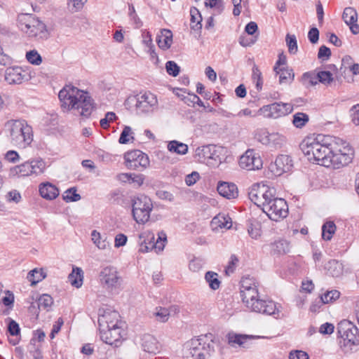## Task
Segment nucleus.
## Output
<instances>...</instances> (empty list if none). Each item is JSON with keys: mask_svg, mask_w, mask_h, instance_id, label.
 I'll return each instance as SVG.
<instances>
[{"mask_svg": "<svg viewBox=\"0 0 359 359\" xmlns=\"http://www.w3.org/2000/svg\"><path fill=\"white\" fill-rule=\"evenodd\" d=\"M353 157V150L348 144L343 147V149H339L335 151L332 148L330 156V162L325 167L339 169L349 164Z\"/></svg>", "mask_w": 359, "mask_h": 359, "instance_id": "obj_11", "label": "nucleus"}, {"mask_svg": "<svg viewBox=\"0 0 359 359\" xmlns=\"http://www.w3.org/2000/svg\"><path fill=\"white\" fill-rule=\"evenodd\" d=\"M126 165L132 170H142L149 165L148 156L140 150H133L125 154Z\"/></svg>", "mask_w": 359, "mask_h": 359, "instance_id": "obj_14", "label": "nucleus"}, {"mask_svg": "<svg viewBox=\"0 0 359 359\" xmlns=\"http://www.w3.org/2000/svg\"><path fill=\"white\" fill-rule=\"evenodd\" d=\"M340 348L344 353L352 352L358 343V329L350 321L344 320L337 325Z\"/></svg>", "mask_w": 359, "mask_h": 359, "instance_id": "obj_7", "label": "nucleus"}, {"mask_svg": "<svg viewBox=\"0 0 359 359\" xmlns=\"http://www.w3.org/2000/svg\"><path fill=\"white\" fill-rule=\"evenodd\" d=\"M61 107L67 110L76 109L83 116H89L94 108L93 101L87 92L71 86H65L58 94Z\"/></svg>", "mask_w": 359, "mask_h": 359, "instance_id": "obj_2", "label": "nucleus"}, {"mask_svg": "<svg viewBox=\"0 0 359 359\" xmlns=\"http://www.w3.org/2000/svg\"><path fill=\"white\" fill-rule=\"evenodd\" d=\"M351 117L353 123L359 126V104H356L352 107Z\"/></svg>", "mask_w": 359, "mask_h": 359, "instance_id": "obj_64", "label": "nucleus"}, {"mask_svg": "<svg viewBox=\"0 0 359 359\" xmlns=\"http://www.w3.org/2000/svg\"><path fill=\"white\" fill-rule=\"evenodd\" d=\"M218 193L228 199L235 198L238 196V189L236 184L228 182H221L217 186Z\"/></svg>", "mask_w": 359, "mask_h": 359, "instance_id": "obj_26", "label": "nucleus"}, {"mask_svg": "<svg viewBox=\"0 0 359 359\" xmlns=\"http://www.w3.org/2000/svg\"><path fill=\"white\" fill-rule=\"evenodd\" d=\"M152 209V201L147 196L140 195L133 200V218L139 224H144L149 221Z\"/></svg>", "mask_w": 359, "mask_h": 359, "instance_id": "obj_9", "label": "nucleus"}, {"mask_svg": "<svg viewBox=\"0 0 359 359\" xmlns=\"http://www.w3.org/2000/svg\"><path fill=\"white\" fill-rule=\"evenodd\" d=\"M168 149L170 152L176 153L177 154L184 155L188 151V146L186 144L180 142L176 140L170 141L168 144Z\"/></svg>", "mask_w": 359, "mask_h": 359, "instance_id": "obj_34", "label": "nucleus"}, {"mask_svg": "<svg viewBox=\"0 0 359 359\" xmlns=\"http://www.w3.org/2000/svg\"><path fill=\"white\" fill-rule=\"evenodd\" d=\"M165 67L168 74L173 76H176L180 72V67L174 61L167 62Z\"/></svg>", "mask_w": 359, "mask_h": 359, "instance_id": "obj_56", "label": "nucleus"}, {"mask_svg": "<svg viewBox=\"0 0 359 359\" xmlns=\"http://www.w3.org/2000/svg\"><path fill=\"white\" fill-rule=\"evenodd\" d=\"M133 134L132 128L130 126H125L121 133L118 142L120 144H127L130 140H133L134 137L133 136Z\"/></svg>", "mask_w": 359, "mask_h": 359, "instance_id": "obj_47", "label": "nucleus"}, {"mask_svg": "<svg viewBox=\"0 0 359 359\" xmlns=\"http://www.w3.org/2000/svg\"><path fill=\"white\" fill-rule=\"evenodd\" d=\"M262 211L265 212L269 219L273 221H278L287 217L288 206L286 201L281 198L274 195L269 203L266 204Z\"/></svg>", "mask_w": 359, "mask_h": 359, "instance_id": "obj_10", "label": "nucleus"}, {"mask_svg": "<svg viewBox=\"0 0 359 359\" xmlns=\"http://www.w3.org/2000/svg\"><path fill=\"white\" fill-rule=\"evenodd\" d=\"M226 153V150L224 147L209 144L197 147L194 158L208 166L216 167L225 158Z\"/></svg>", "mask_w": 359, "mask_h": 359, "instance_id": "obj_6", "label": "nucleus"}, {"mask_svg": "<svg viewBox=\"0 0 359 359\" xmlns=\"http://www.w3.org/2000/svg\"><path fill=\"white\" fill-rule=\"evenodd\" d=\"M8 330L12 336H17L20 332L19 325L12 319H11L8 323Z\"/></svg>", "mask_w": 359, "mask_h": 359, "instance_id": "obj_57", "label": "nucleus"}, {"mask_svg": "<svg viewBox=\"0 0 359 359\" xmlns=\"http://www.w3.org/2000/svg\"><path fill=\"white\" fill-rule=\"evenodd\" d=\"M140 248L139 251L145 253L154 250L152 240H154V235L150 232H144L140 236Z\"/></svg>", "mask_w": 359, "mask_h": 359, "instance_id": "obj_28", "label": "nucleus"}, {"mask_svg": "<svg viewBox=\"0 0 359 359\" xmlns=\"http://www.w3.org/2000/svg\"><path fill=\"white\" fill-rule=\"evenodd\" d=\"M26 59L34 65H39L42 62V58L36 50H32L26 53Z\"/></svg>", "mask_w": 359, "mask_h": 359, "instance_id": "obj_51", "label": "nucleus"}, {"mask_svg": "<svg viewBox=\"0 0 359 359\" xmlns=\"http://www.w3.org/2000/svg\"><path fill=\"white\" fill-rule=\"evenodd\" d=\"M152 242H153L154 250L156 253L161 252L164 249L165 243L166 242L165 233L163 232L158 233V238L156 240V241L154 242V240H152Z\"/></svg>", "mask_w": 359, "mask_h": 359, "instance_id": "obj_49", "label": "nucleus"}, {"mask_svg": "<svg viewBox=\"0 0 359 359\" xmlns=\"http://www.w3.org/2000/svg\"><path fill=\"white\" fill-rule=\"evenodd\" d=\"M262 160L258 153L253 149H248L239 160L241 168L248 170H259L262 168Z\"/></svg>", "mask_w": 359, "mask_h": 359, "instance_id": "obj_17", "label": "nucleus"}, {"mask_svg": "<svg viewBox=\"0 0 359 359\" xmlns=\"http://www.w3.org/2000/svg\"><path fill=\"white\" fill-rule=\"evenodd\" d=\"M292 168L293 161L291 157L283 154L278 156L269 166V170L275 176H280L285 172H290Z\"/></svg>", "mask_w": 359, "mask_h": 359, "instance_id": "obj_16", "label": "nucleus"}, {"mask_svg": "<svg viewBox=\"0 0 359 359\" xmlns=\"http://www.w3.org/2000/svg\"><path fill=\"white\" fill-rule=\"evenodd\" d=\"M88 0H68V8L72 12L81 10Z\"/></svg>", "mask_w": 359, "mask_h": 359, "instance_id": "obj_54", "label": "nucleus"}, {"mask_svg": "<svg viewBox=\"0 0 359 359\" xmlns=\"http://www.w3.org/2000/svg\"><path fill=\"white\" fill-rule=\"evenodd\" d=\"M53 304L52 297L48 294H43L38 299V306L39 309L48 311Z\"/></svg>", "mask_w": 359, "mask_h": 359, "instance_id": "obj_43", "label": "nucleus"}, {"mask_svg": "<svg viewBox=\"0 0 359 359\" xmlns=\"http://www.w3.org/2000/svg\"><path fill=\"white\" fill-rule=\"evenodd\" d=\"M274 71L279 75V82L280 83H287L294 79V74L291 69L282 67Z\"/></svg>", "mask_w": 359, "mask_h": 359, "instance_id": "obj_36", "label": "nucleus"}, {"mask_svg": "<svg viewBox=\"0 0 359 359\" xmlns=\"http://www.w3.org/2000/svg\"><path fill=\"white\" fill-rule=\"evenodd\" d=\"M30 79L29 72L21 67H9L5 70L4 79L9 85H19Z\"/></svg>", "mask_w": 359, "mask_h": 359, "instance_id": "obj_15", "label": "nucleus"}, {"mask_svg": "<svg viewBox=\"0 0 359 359\" xmlns=\"http://www.w3.org/2000/svg\"><path fill=\"white\" fill-rule=\"evenodd\" d=\"M342 18L345 23L349 26L351 32L353 34L359 33V25L357 24L358 14L353 8H346L344 11Z\"/></svg>", "mask_w": 359, "mask_h": 359, "instance_id": "obj_22", "label": "nucleus"}, {"mask_svg": "<svg viewBox=\"0 0 359 359\" xmlns=\"http://www.w3.org/2000/svg\"><path fill=\"white\" fill-rule=\"evenodd\" d=\"M248 337L246 335L236 334H229L228 341L229 344L234 345L238 344L242 345L245 343Z\"/></svg>", "mask_w": 359, "mask_h": 359, "instance_id": "obj_53", "label": "nucleus"}, {"mask_svg": "<svg viewBox=\"0 0 359 359\" xmlns=\"http://www.w3.org/2000/svg\"><path fill=\"white\" fill-rule=\"evenodd\" d=\"M199 179V174L197 172H193L187 175L185 177V182L188 186L194 184Z\"/></svg>", "mask_w": 359, "mask_h": 359, "instance_id": "obj_63", "label": "nucleus"}, {"mask_svg": "<svg viewBox=\"0 0 359 359\" xmlns=\"http://www.w3.org/2000/svg\"><path fill=\"white\" fill-rule=\"evenodd\" d=\"M335 231L336 225L334 222H327L322 226V238L325 241H330Z\"/></svg>", "mask_w": 359, "mask_h": 359, "instance_id": "obj_35", "label": "nucleus"}, {"mask_svg": "<svg viewBox=\"0 0 359 359\" xmlns=\"http://www.w3.org/2000/svg\"><path fill=\"white\" fill-rule=\"evenodd\" d=\"M46 277V273L42 269H34L30 271L27 274V280L31 282L32 285H34L41 281Z\"/></svg>", "mask_w": 359, "mask_h": 359, "instance_id": "obj_33", "label": "nucleus"}, {"mask_svg": "<svg viewBox=\"0 0 359 359\" xmlns=\"http://www.w3.org/2000/svg\"><path fill=\"white\" fill-rule=\"evenodd\" d=\"M285 41L288 47V51L290 54H296L298 50L297 42L296 36L294 34H287L286 35Z\"/></svg>", "mask_w": 359, "mask_h": 359, "instance_id": "obj_46", "label": "nucleus"}, {"mask_svg": "<svg viewBox=\"0 0 359 359\" xmlns=\"http://www.w3.org/2000/svg\"><path fill=\"white\" fill-rule=\"evenodd\" d=\"M203 266V261L198 258L193 259L189 264V269L194 272L198 271Z\"/></svg>", "mask_w": 359, "mask_h": 359, "instance_id": "obj_59", "label": "nucleus"}, {"mask_svg": "<svg viewBox=\"0 0 359 359\" xmlns=\"http://www.w3.org/2000/svg\"><path fill=\"white\" fill-rule=\"evenodd\" d=\"M18 26L19 29L29 37L43 39L48 37V31L45 24L28 13L20 14L18 17Z\"/></svg>", "mask_w": 359, "mask_h": 359, "instance_id": "obj_5", "label": "nucleus"}, {"mask_svg": "<svg viewBox=\"0 0 359 359\" xmlns=\"http://www.w3.org/2000/svg\"><path fill=\"white\" fill-rule=\"evenodd\" d=\"M11 172L13 175H17L19 177H28L32 176L29 168V161L15 166Z\"/></svg>", "mask_w": 359, "mask_h": 359, "instance_id": "obj_38", "label": "nucleus"}, {"mask_svg": "<svg viewBox=\"0 0 359 359\" xmlns=\"http://www.w3.org/2000/svg\"><path fill=\"white\" fill-rule=\"evenodd\" d=\"M62 198L66 202H75L81 199V196L76 193L75 187H72L64 192Z\"/></svg>", "mask_w": 359, "mask_h": 359, "instance_id": "obj_45", "label": "nucleus"}, {"mask_svg": "<svg viewBox=\"0 0 359 359\" xmlns=\"http://www.w3.org/2000/svg\"><path fill=\"white\" fill-rule=\"evenodd\" d=\"M121 327L100 328V338L106 344L117 346L122 338Z\"/></svg>", "mask_w": 359, "mask_h": 359, "instance_id": "obj_21", "label": "nucleus"}, {"mask_svg": "<svg viewBox=\"0 0 359 359\" xmlns=\"http://www.w3.org/2000/svg\"><path fill=\"white\" fill-rule=\"evenodd\" d=\"M325 269L333 277H339L344 272L343 264L336 259L330 260L325 264Z\"/></svg>", "mask_w": 359, "mask_h": 359, "instance_id": "obj_29", "label": "nucleus"}, {"mask_svg": "<svg viewBox=\"0 0 359 359\" xmlns=\"http://www.w3.org/2000/svg\"><path fill=\"white\" fill-rule=\"evenodd\" d=\"M205 280L213 290H217L220 286L221 282L218 278V274L215 272L208 271L205 275Z\"/></svg>", "mask_w": 359, "mask_h": 359, "instance_id": "obj_37", "label": "nucleus"}, {"mask_svg": "<svg viewBox=\"0 0 359 359\" xmlns=\"http://www.w3.org/2000/svg\"><path fill=\"white\" fill-rule=\"evenodd\" d=\"M290 359H309V355L303 351H291L289 355Z\"/></svg>", "mask_w": 359, "mask_h": 359, "instance_id": "obj_61", "label": "nucleus"}, {"mask_svg": "<svg viewBox=\"0 0 359 359\" xmlns=\"http://www.w3.org/2000/svg\"><path fill=\"white\" fill-rule=\"evenodd\" d=\"M276 195V190L264 184H253L248 192L249 198L262 210L269 203Z\"/></svg>", "mask_w": 359, "mask_h": 359, "instance_id": "obj_8", "label": "nucleus"}, {"mask_svg": "<svg viewBox=\"0 0 359 359\" xmlns=\"http://www.w3.org/2000/svg\"><path fill=\"white\" fill-rule=\"evenodd\" d=\"M240 290L243 302L252 311L273 316L275 318H280L282 316L274 302L258 298V283L254 278H243Z\"/></svg>", "mask_w": 359, "mask_h": 359, "instance_id": "obj_1", "label": "nucleus"}, {"mask_svg": "<svg viewBox=\"0 0 359 359\" xmlns=\"http://www.w3.org/2000/svg\"><path fill=\"white\" fill-rule=\"evenodd\" d=\"M309 121L308 114L303 112H297L293 115L292 123L297 128H303Z\"/></svg>", "mask_w": 359, "mask_h": 359, "instance_id": "obj_40", "label": "nucleus"}, {"mask_svg": "<svg viewBox=\"0 0 359 359\" xmlns=\"http://www.w3.org/2000/svg\"><path fill=\"white\" fill-rule=\"evenodd\" d=\"M71 285L76 288L81 287L83 280V272L81 268L73 267L72 273L68 276Z\"/></svg>", "mask_w": 359, "mask_h": 359, "instance_id": "obj_31", "label": "nucleus"}, {"mask_svg": "<svg viewBox=\"0 0 359 359\" xmlns=\"http://www.w3.org/2000/svg\"><path fill=\"white\" fill-rule=\"evenodd\" d=\"M331 56V50L329 48L325 46H321L319 48L318 57L323 60H326Z\"/></svg>", "mask_w": 359, "mask_h": 359, "instance_id": "obj_58", "label": "nucleus"}, {"mask_svg": "<svg viewBox=\"0 0 359 359\" xmlns=\"http://www.w3.org/2000/svg\"><path fill=\"white\" fill-rule=\"evenodd\" d=\"M29 168L32 176H38L43 174L46 168V162L40 158L29 161Z\"/></svg>", "mask_w": 359, "mask_h": 359, "instance_id": "obj_30", "label": "nucleus"}, {"mask_svg": "<svg viewBox=\"0 0 359 359\" xmlns=\"http://www.w3.org/2000/svg\"><path fill=\"white\" fill-rule=\"evenodd\" d=\"M156 43L158 47L163 50H168L172 43V33L170 29H163L156 37Z\"/></svg>", "mask_w": 359, "mask_h": 359, "instance_id": "obj_27", "label": "nucleus"}, {"mask_svg": "<svg viewBox=\"0 0 359 359\" xmlns=\"http://www.w3.org/2000/svg\"><path fill=\"white\" fill-rule=\"evenodd\" d=\"M39 191L41 196L46 200H53L59 196V189L50 182H43L39 184Z\"/></svg>", "mask_w": 359, "mask_h": 359, "instance_id": "obj_24", "label": "nucleus"}, {"mask_svg": "<svg viewBox=\"0 0 359 359\" xmlns=\"http://www.w3.org/2000/svg\"><path fill=\"white\" fill-rule=\"evenodd\" d=\"M324 136L318 135L316 137H307L300 144V148L309 161L326 166L330 163L331 144L324 142Z\"/></svg>", "mask_w": 359, "mask_h": 359, "instance_id": "obj_3", "label": "nucleus"}, {"mask_svg": "<svg viewBox=\"0 0 359 359\" xmlns=\"http://www.w3.org/2000/svg\"><path fill=\"white\" fill-rule=\"evenodd\" d=\"M318 81L324 84L330 85L333 81V75L330 71H320L317 73Z\"/></svg>", "mask_w": 359, "mask_h": 359, "instance_id": "obj_48", "label": "nucleus"}, {"mask_svg": "<svg viewBox=\"0 0 359 359\" xmlns=\"http://www.w3.org/2000/svg\"><path fill=\"white\" fill-rule=\"evenodd\" d=\"M202 339H191L189 352L192 359H205L206 353H205V348L201 344Z\"/></svg>", "mask_w": 359, "mask_h": 359, "instance_id": "obj_25", "label": "nucleus"}, {"mask_svg": "<svg viewBox=\"0 0 359 359\" xmlns=\"http://www.w3.org/2000/svg\"><path fill=\"white\" fill-rule=\"evenodd\" d=\"M213 222L218 224L220 228L230 229L231 227V221L229 217L224 216L216 217L213 219Z\"/></svg>", "mask_w": 359, "mask_h": 359, "instance_id": "obj_55", "label": "nucleus"}, {"mask_svg": "<svg viewBox=\"0 0 359 359\" xmlns=\"http://www.w3.org/2000/svg\"><path fill=\"white\" fill-rule=\"evenodd\" d=\"M258 140L264 145L278 149H280L286 143V137L278 133L264 131L258 136Z\"/></svg>", "mask_w": 359, "mask_h": 359, "instance_id": "obj_19", "label": "nucleus"}, {"mask_svg": "<svg viewBox=\"0 0 359 359\" xmlns=\"http://www.w3.org/2000/svg\"><path fill=\"white\" fill-rule=\"evenodd\" d=\"M141 346L144 351L149 353L156 354L159 352V343L151 334H144L142 336Z\"/></svg>", "mask_w": 359, "mask_h": 359, "instance_id": "obj_23", "label": "nucleus"}, {"mask_svg": "<svg viewBox=\"0 0 359 359\" xmlns=\"http://www.w3.org/2000/svg\"><path fill=\"white\" fill-rule=\"evenodd\" d=\"M99 327L108 328L121 327V321L120 320V315L116 311H106L98 318Z\"/></svg>", "mask_w": 359, "mask_h": 359, "instance_id": "obj_20", "label": "nucleus"}, {"mask_svg": "<svg viewBox=\"0 0 359 359\" xmlns=\"http://www.w3.org/2000/svg\"><path fill=\"white\" fill-rule=\"evenodd\" d=\"M308 38L311 43H316L319 39V31L316 27L311 28L308 33Z\"/></svg>", "mask_w": 359, "mask_h": 359, "instance_id": "obj_62", "label": "nucleus"}, {"mask_svg": "<svg viewBox=\"0 0 359 359\" xmlns=\"http://www.w3.org/2000/svg\"><path fill=\"white\" fill-rule=\"evenodd\" d=\"M99 280L101 285L108 290L118 288L122 281L119 273L114 266L103 268L99 273Z\"/></svg>", "mask_w": 359, "mask_h": 359, "instance_id": "obj_12", "label": "nucleus"}, {"mask_svg": "<svg viewBox=\"0 0 359 359\" xmlns=\"http://www.w3.org/2000/svg\"><path fill=\"white\" fill-rule=\"evenodd\" d=\"M91 237L92 241L99 249H106L109 245V243L107 241L106 238H103L96 230H93L92 231Z\"/></svg>", "mask_w": 359, "mask_h": 359, "instance_id": "obj_41", "label": "nucleus"}, {"mask_svg": "<svg viewBox=\"0 0 359 359\" xmlns=\"http://www.w3.org/2000/svg\"><path fill=\"white\" fill-rule=\"evenodd\" d=\"M144 177L142 175H137L130 173V179L129 184H133L135 186L140 187L144 182Z\"/></svg>", "mask_w": 359, "mask_h": 359, "instance_id": "obj_60", "label": "nucleus"}, {"mask_svg": "<svg viewBox=\"0 0 359 359\" xmlns=\"http://www.w3.org/2000/svg\"><path fill=\"white\" fill-rule=\"evenodd\" d=\"M293 111L291 103L274 102L264 105L259 109V112L266 118H278L290 114Z\"/></svg>", "mask_w": 359, "mask_h": 359, "instance_id": "obj_13", "label": "nucleus"}, {"mask_svg": "<svg viewBox=\"0 0 359 359\" xmlns=\"http://www.w3.org/2000/svg\"><path fill=\"white\" fill-rule=\"evenodd\" d=\"M191 15V28L196 31H199L202 28L201 21L202 17L199 11L194 7L190 9Z\"/></svg>", "mask_w": 359, "mask_h": 359, "instance_id": "obj_32", "label": "nucleus"}, {"mask_svg": "<svg viewBox=\"0 0 359 359\" xmlns=\"http://www.w3.org/2000/svg\"><path fill=\"white\" fill-rule=\"evenodd\" d=\"M170 315L169 309L161 306L156 307V311L154 313V316L156 320L161 323L167 322L169 319Z\"/></svg>", "mask_w": 359, "mask_h": 359, "instance_id": "obj_42", "label": "nucleus"}, {"mask_svg": "<svg viewBox=\"0 0 359 359\" xmlns=\"http://www.w3.org/2000/svg\"><path fill=\"white\" fill-rule=\"evenodd\" d=\"M301 81L306 88L316 86L318 83L317 74L313 72H306L302 75Z\"/></svg>", "mask_w": 359, "mask_h": 359, "instance_id": "obj_39", "label": "nucleus"}, {"mask_svg": "<svg viewBox=\"0 0 359 359\" xmlns=\"http://www.w3.org/2000/svg\"><path fill=\"white\" fill-rule=\"evenodd\" d=\"M205 4L214 8L217 14H220L224 8L222 0H205Z\"/></svg>", "mask_w": 359, "mask_h": 359, "instance_id": "obj_52", "label": "nucleus"}, {"mask_svg": "<svg viewBox=\"0 0 359 359\" xmlns=\"http://www.w3.org/2000/svg\"><path fill=\"white\" fill-rule=\"evenodd\" d=\"M252 79L253 82L255 83L257 91H260L263 86V79L262 72L256 65L252 68Z\"/></svg>", "mask_w": 359, "mask_h": 359, "instance_id": "obj_44", "label": "nucleus"}, {"mask_svg": "<svg viewBox=\"0 0 359 359\" xmlns=\"http://www.w3.org/2000/svg\"><path fill=\"white\" fill-rule=\"evenodd\" d=\"M339 292L337 290L328 291L324 294L321 295L319 302L328 304L332 300H335L339 297Z\"/></svg>", "mask_w": 359, "mask_h": 359, "instance_id": "obj_50", "label": "nucleus"}, {"mask_svg": "<svg viewBox=\"0 0 359 359\" xmlns=\"http://www.w3.org/2000/svg\"><path fill=\"white\" fill-rule=\"evenodd\" d=\"M5 128L11 142L15 146L25 147L33 140L32 128L25 120H9L6 122Z\"/></svg>", "mask_w": 359, "mask_h": 359, "instance_id": "obj_4", "label": "nucleus"}, {"mask_svg": "<svg viewBox=\"0 0 359 359\" xmlns=\"http://www.w3.org/2000/svg\"><path fill=\"white\" fill-rule=\"evenodd\" d=\"M158 100L156 96L151 92H145L138 95L135 104L136 109L142 113L153 111L157 108Z\"/></svg>", "mask_w": 359, "mask_h": 359, "instance_id": "obj_18", "label": "nucleus"}]
</instances>
